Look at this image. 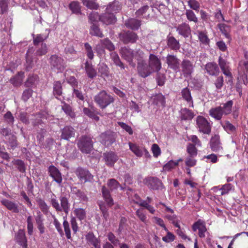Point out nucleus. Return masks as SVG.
I'll list each match as a JSON object with an SVG mask.
<instances>
[{"instance_id": "nucleus-5", "label": "nucleus", "mask_w": 248, "mask_h": 248, "mask_svg": "<svg viewBox=\"0 0 248 248\" xmlns=\"http://www.w3.org/2000/svg\"><path fill=\"white\" fill-rule=\"evenodd\" d=\"M196 123L199 131L205 134H209L211 132V125L204 117L198 116L196 118Z\"/></svg>"}, {"instance_id": "nucleus-52", "label": "nucleus", "mask_w": 248, "mask_h": 248, "mask_svg": "<svg viewBox=\"0 0 248 248\" xmlns=\"http://www.w3.org/2000/svg\"><path fill=\"white\" fill-rule=\"evenodd\" d=\"M186 15L189 21H193L195 23H197L198 22V18L192 10H186Z\"/></svg>"}, {"instance_id": "nucleus-17", "label": "nucleus", "mask_w": 248, "mask_h": 248, "mask_svg": "<svg viewBox=\"0 0 248 248\" xmlns=\"http://www.w3.org/2000/svg\"><path fill=\"white\" fill-rule=\"evenodd\" d=\"M176 28V31L178 32L179 34L182 35L185 38L187 37L190 34V28L189 25L186 23H183L178 25Z\"/></svg>"}, {"instance_id": "nucleus-37", "label": "nucleus", "mask_w": 248, "mask_h": 248, "mask_svg": "<svg viewBox=\"0 0 248 248\" xmlns=\"http://www.w3.org/2000/svg\"><path fill=\"white\" fill-rule=\"evenodd\" d=\"M182 161V159L181 158H180L179 159L176 161H173L171 160L163 166V170L165 171H170L171 169H174L175 167L178 166L179 162Z\"/></svg>"}, {"instance_id": "nucleus-12", "label": "nucleus", "mask_w": 248, "mask_h": 248, "mask_svg": "<svg viewBox=\"0 0 248 248\" xmlns=\"http://www.w3.org/2000/svg\"><path fill=\"white\" fill-rule=\"evenodd\" d=\"M121 54L122 57L125 59L130 64L134 65L133 63V60L134 59V52L133 50L124 47L121 48Z\"/></svg>"}, {"instance_id": "nucleus-40", "label": "nucleus", "mask_w": 248, "mask_h": 248, "mask_svg": "<svg viewBox=\"0 0 248 248\" xmlns=\"http://www.w3.org/2000/svg\"><path fill=\"white\" fill-rule=\"evenodd\" d=\"M198 38L203 45H208L209 44L210 40L206 34V32L203 31H199L198 33Z\"/></svg>"}, {"instance_id": "nucleus-27", "label": "nucleus", "mask_w": 248, "mask_h": 248, "mask_svg": "<svg viewBox=\"0 0 248 248\" xmlns=\"http://www.w3.org/2000/svg\"><path fill=\"white\" fill-rule=\"evenodd\" d=\"M210 147L212 151L218 152L222 149L218 136L213 137L210 141Z\"/></svg>"}, {"instance_id": "nucleus-62", "label": "nucleus", "mask_w": 248, "mask_h": 248, "mask_svg": "<svg viewBox=\"0 0 248 248\" xmlns=\"http://www.w3.org/2000/svg\"><path fill=\"white\" fill-rule=\"evenodd\" d=\"M62 110L64 112L71 118H74L75 114L74 112L72 110V108L69 105L64 104L62 107Z\"/></svg>"}, {"instance_id": "nucleus-43", "label": "nucleus", "mask_w": 248, "mask_h": 248, "mask_svg": "<svg viewBox=\"0 0 248 248\" xmlns=\"http://www.w3.org/2000/svg\"><path fill=\"white\" fill-rule=\"evenodd\" d=\"M98 71L102 76H108L109 69L106 64L104 63H100L98 65Z\"/></svg>"}, {"instance_id": "nucleus-59", "label": "nucleus", "mask_w": 248, "mask_h": 248, "mask_svg": "<svg viewBox=\"0 0 248 248\" xmlns=\"http://www.w3.org/2000/svg\"><path fill=\"white\" fill-rule=\"evenodd\" d=\"M149 9V6L147 5L143 6L141 8L139 9L136 12V15L137 17H142L146 16V13Z\"/></svg>"}, {"instance_id": "nucleus-21", "label": "nucleus", "mask_w": 248, "mask_h": 248, "mask_svg": "<svg viewBox=\"0 0 248 248\" xmlns=\"http://www.w3.org/2000/svg\"><path fill=\"white\" fill-rule=\"evenodd\" d=\"M75 130L71 126L64 127L62 130L61 138L65 140H68L70 138L74 137Z\"/></svg>"}, {"instance_id": "nucleus-47", "label": "nucleus", "mask_w": 248, "mask_h": 248, "mask_svg": "<svg viewBox=\"0 0 248 248\" xmlns=\"http://www.w3.org/2000/svg\"><path fill=\"white\" fill-rule=\"evenodd\" d=\"M121 9V7L119 4L117 2L110 4L108 6L106 10L108 12L110 13H117Z\"/></svg>"}, {"instance_id": "nucleus-55", "label": "nucleus", "mask_w": 248, "mask_h": 248, "mask_svg": "<svg viewBox=\"0 0 248 248\" xmlns=\"http://www.w3.org/2000/svg\"><path fill=\"white\" fill-rule=\"evenodd\" d=\"M38 81V77L36 75L30 76L26 82V85L28 87H32Z\"/></svg>"}, {"instance_id": "nucleus-14", "label": "nucleus", "mask_w": 248, "mask_h": 248, "mask_svg": "<svg viewBox=\"0 0 248 248\" xmlns=\"http://www.w3.org/2000/svg\"><path fill=\"white\" fill-rule=\"evenodd\" d=\"M166 62L168 66L174 70L177 71L179 70L180 61L175 56L169 55L166 57Z\"/></svg>"}, {"instance_id": "nucleus-15", "label": "nucleus", "mask_w": 248, "mask_h": 248, "mask_svg": "<svg viewBox=\"0 0 248 248\" xmlns=\"http://www.w3.org/2000/svg\"><path fill=\"white\" fill-rule=\"evenodd\" d=\"M104 159L107 165L112 167L118 160V156L114 152H109L104 154Z\"/></svg>"}, {"instance_id": "nucleus-53", "label": "nucleus", "mask_w": 248, "mask_h": 248, "mask_svg": "<svg viewBox=\"0 0 248 248\" xmlns=\"http://www.w3.org/2000/svg\"><path fill=\"white\" fill-rule=\"evenodd\" d=\"M187 152L189 154V156L195 157L197 155V150L195 146L192 144H188L187 146Z\"/></svg>"}, {"instance_id": "nucleus-8", "label": "nucleus", "mask_w": 248, "mask_h": 248, "mask_svg": "<svg viewBox=\"0 0 248 248\" xmlns=\"http://www.w3.org/2000/svg\"><path fill=\"white\" fill-rule=\"evenodd\" d=\"M76 174L82 182L91 181L93 178V176L88 170L82 168H78L76 170Z\"/></svg>"}, {"instance_id": "nucleus-13", "label": "nucleus", "mask_w": 248, "mask_h": 248, "mask_svg": "<svg viewBox=\"0 0 248 248\" xmlns=\"http://www.w3.org/2000/svg\"><path fill=\"white\" fill-rule=\"evenodd\" d=\"M182 98L186 102L187 107L193 108V101L190 89L187 87L182 89L181 92Z\"/></svg>"}, {"instance_id": "nucleus-26", "label": "nucleus", "mask_w": 248, "mask_h": 248, "mask_svg": "<svg viewBox=\"0 0 248 248\" xmlns=\"http://www.w3.org/2000/svg\"><path fill=\"white\" fill-rule=\"evenodd\" d=\"M129 149L136 155L137 157H141L143 155V148L140 147L137 144L131 142L128 143Z\"/></svg>"}, {"instance_id": "nucleus-60", "label": "nucleus", "mask_w": 248, "mask_h": 248, "mask_svg": "<svg viewBox=\"0 0 248 248\" xmlns=\"http://www.w3.org/2000/svg\"><path fill=\"white\" fill-rule=\"evenodd\" d=\"M188 6L190 7L191 9L196 11H199L200 9V3L196 0H189L187 1Z\"/></svg>"}, {"instance_id": "nucleus-2", "label": "nucleus", "mask_w": 248, "mask_h": 248, "mask_svg": "<svg viewBox=\"0 0 248 248\" xmlns=\"http://www.w3.org/2000/svg\"><path fill=\"white\" fill-rule=\"evenodd\" d=\"M95 102L101 108H104L112 103L113 97L105 91L100 92L94 98Z\"/></svg>"}, {"instance_id": "nucleus-23", "label": "nucleus", "mask_w": 248, "mask_h": 248, "mask_svg": "<svg viewBox=\"0 0 248 248\" xmlns=\"http://www.w3.org/2000/svg\"><path fill=\"white\" fill-rule=\"evenodd\" d=\"M85 238L89 245H93L94 248H98L100 246V241L91 232L88 233L85 236Z\"/></svg>"}, {"instance_id": "nucleus-4", "label": "nucleus", "mask_w": 248, "mask_h": 248, "mask_svg": "<svg viewBox=\"0 0 248 248\" xmlns=\"http://www.w3.org/2000/svg\"><path fill=\"white\" fill-rule=\"evenodd\" d=\"M50 63L52 69L57 72H60L64 70L65 67L63 59L56 55H53L50 58Z\"/></svg>"}, {"instance_id": "nucleus-22", "label": "nucleus", "mask_w": 248, "mask_h": 248, "mask_svg": "<svg viewBox=\"0 0 248 248\" xmlns=\"http://www.w3.org/2000/svg\"><path fill=\"white\" fill-rule=\"evenodd\" d=\"M17 243L23 248H27V240L24 230H19L16 236Z\"/></svg>"}, {"instance_id": "nucleus-7", "label": "nucleus", "mask_w": 248, "mask_h": 248, "mask_svg": "<svg viewBox=\"0 0 248 248\" xmlns=\"http://www.w3.org/2000/svg\"><path fill=\"white\" fill-rule=\"evenodd\" d=\"M100 142L106 146L111 145L115 141V134L111 131L102 133L99 136Z\"/></svg>"}, {"instance_id": "nucleus-28", "label": "nucleus", "mask_w": 248, "mask_h": 248, "mask_svg": "<svg viewBox=\"0 0 248 248\" xmlns=\"http://www.w3.org/2000/svg\"><path fill=\"white\" fill-rule=\"evenodd\" d=\"M180 117L182 120H190L195 116L194 113L187 108H183L180 111Z\"/></svg>"}, {"instance_id": "nucleus-9", "label": "nucleus", "mask_w": 248, "mask_h": 248, "mask_svg": "<svg viewBox=\"0 0 248 248\" xmlns=\"http://www.w3.org/2000/svg\"><path fill=\"white\" fill-rule=\"evenodd\" d=\"M146 185L153 190L161 189L163 187L162 182L156 177H148L145 180Z\"/></svg>"}, {"instance_id": "nucleus-29", "label": "nucleus", "mask_w": 248, "mask_h": 248, "mask_svg": "<svg viewBox=\"0 0 248 248\" xmlns=\"http://www.w3.org/2000/svg\"><path fill=\"white\" fill-rule=\"evenodd\" d=\"M125 24L127 27L137 30L140 26V21L135 18H130L125 22Z\"/></svg>"}, {"instance_id": "nucleus-64", "label": "nucleus", "mask_w": 248, "mask_h": 248, "mask_svg": "<svg viewBox=\"0 0 248 248\" xmlns=\"http://www.w3.org/2000/svg\"><path fill=\"white\" fill-rule=\"evenodd\" d=\"M136 214L142 222L145 224L147 223V217L141 209H138L136 212Z\"/></svg>"}, {"instance_id": "nucleus-58", "label": "nucleus", "mask_w": 248, "mask_h": 248, "mask_svg": "<svg viewBox=\"0 0 248 248\" xmlns=\"http://www.w3.org/2000/svg\"><path fill=\"white\" fill-rule=\"evenodd\" d=\"M84 47L87 57L89 59L92 60L93 58L94 54L92 46L88 43H86L84 44Z\"/></svg>"}, {"instance_id": "nucleus-57", "label": "nucleus", "mask_w": 248, "mask_h": 248, "mask_svg": "<svg viewBox=\"0 0 248 248\" xmlns=\"http://www.w3.org/2000/svg\"><path fill=\"white\" fill-rule=\"evenodd\" d=\"M167 235L162 238V240L166 243H170L173 241L175 239V235L171 232H169L167 229V231H165Z\"/></svg>"}, {"instance_id": "nucleus-33", "label": "nucleus", "mask_w": 248, "mask_h": 248, "mask_svg": "<svg viewBox=\"0 0 248 248\" xmlns=\"http://www.w3.org/2000/svg\"><path fill=\"white\" fill-rule=\"evenodd\" d=\"M23 77L24 73L23 72H19L18 75L10 79V82L14 86H19L23 81Z\"/></svg>"}, {"instance_id": "nucleus-30", "label": "nucleus", "mask_w": 248, "mask_h": 248, "mask_svg": "<svg viewBox=\"0 0 248 248\" xmlns=\"http://www.w3.org/2000/svg\"><path fill=\"white\" fill-rule=\"evenodd\" d=\"M85 65L86 73L88 77L91 78H93L95 77L96 76V72L92 64L86 62Z\"/></svg>"}, {"instance_id": "nucleus-39", "label": "nucleus", "mask_w": 248, "mask_h": 248, "mask_svg": "<svg viewBox=\"0 0 248 248\" xmlns=\"http://www.w3.org/2000/svg\"><path fill=\"white\" fill-rule=\"evenodd\" d=\"M83 4L90 9H97L98 5L95 2V0H81Z\"/></svg>"}, {"instance_id": "nucleus-44", "label": "nucleus", "mask_w": 248, "mask_h": 248, "mask_svg": "<svg viewBox=\"0 0 248 248\" xmlns=\"http://www.w3.org/2000/svg\"><path fill=\"white\" fill-rule=\"evenodd\" d=\"M90 33L92 35L96 36L100 38L103 37V34L100 31L98 27L96 26V24H93L91 27Z\"/></svg>"}, {"instance_id": "nucleus-48", "label": "nucleus", "mask_w": 248, "mask_h": 248, "mask_svg": "<svg viewBox=\"0 0 248 248\" xmlns=\"http://www.w3.org/2000/svg\"><path fill=\"white\" fill-rule=\"evenodd\" d=\"M101 45L109 51H113L114 48V46L111 42L108 39H104L100 40Z\"/></svg>"}, {"instance_id": "nucleus-49", "label": "nucleus", "mask_w": 248, "mask_h": 248, "mask_svg": "<svg viewBox=\"0 0 248 248\" xmlns=\"http://www.w3.org/2000/svg\"><path fill=\"white\" fill-rule=\"evenodd\" d=\"M234 186L231 184H226L222 185L219 190L221 191V195H224L228 194L231 190H234Z\"/></svg>"}, {"instance_id": "nucleus-3", "label": "nucleus", "mask_w": 248, "mask_h": 248, "mask_svg": "<svg viewBox=\"0 0 248 248\" xmlns=\"http://www.w3.org/2000/svg\"><path fill=\"white\" fill-rule=\"evenodd\" d=\"M77 144L79 149L84 154H89L93 149V142L91 138L86 136H82Z\"/></svg>"}, {"instance_id": "nucleus-42", "label": "nucleus", "mask_w": 248, "mask_h": 248, "mask_svg": "<svg viewBox=\"0 0 248 248\" xmlns=\"http://www.w3.org/2000/svg\"><path fill=\"white\" fill-rule=\"evenodd\" d=\"M63 227L64 228V230L65 232V233L66 236V238L68 239H70L71 238V231L69 227V224L68 221L66 219V217H63Z\"/></svg>"}, {"instance_id": "nucleus-51", "label": "nucleus", "mask_w": 248, "mask_h": 248, "mask_svg": "<svg viewBox=\"0 0 248 248\" xmlns=\"http://www.w3.org/2000/svg\"><path fill=\"white\" fill-rule=\"evenodd\" d=\"M107 186L110 190L113 191L117 189L119 187L120 185L115 179H111L108 181Z\"/></svg>"}, {"instance_id": "nucleus-35", "label": "nucleus", "mask_w": 248, "mask_h": 248, "mask_svg": "<svg viewBox=\"0 0 248 248\" xmlns=\"http://www.w3.org/2000/svg\"><path fill=\"white\" fill-rule=\"evenodd\" d=\"M61 202V207L62 208V211H63L66 214H67L69 211L70 203L67 198L64 196H61L60 198Z\"/></svg>"}, {"instance_id": "nucleus-24", "label": "nucleus", "mask_w": 248, "mask_h": 248, "mask_svg": "<svg viewBox=\"0 0 248 248\" xmlns=\"http://www.w3.org/2000/svg\"><path fill=\"white\" fill-rule=\"evenodd\" d=\"M219 66L222 71L223 74L227 76L232 78V74L230 71L229 66L227 62L223 59L221 57L219 58L218 60Z\"/></svg>"}, {"instance_id": "nucleus-61", "label": "nucleus", "mask_w": 248, "mask_h": 248, "mask_svg": "<svg viewBox=\"0 0 248 248\" xmlns=\"http://www.w3.org/2000/svg\"><path fill=\"white\" fill-rule=\"evenodd\" d=\"M53 224L55 226V228L56 229L57 231H58L60 235L61 236H62L64 235V233L61 227V223L58 221V220L55 217V216H53Z\"/></svg>"}, {"instance_id": "nucleus-18", "label": "nucleus", "mask_w": 248, "mask_h": 248, "mask_svg": "<svg viewBox=\"0 0 248 248\" xmlns=\"http://www.w3.org/2000/svg\"><path fill=\"white\" fill-rule=\"evenodd\" d=\"M138 38L137 34L132 31H127L121 35V39L124 43H135Z\"/></svg>"}, {"instance_id": "nucleus-11", "label": "nucleus", "mask_w": 248, "mask_h": 248, "mask_svg": "<svg viewBox=\"0 0 248 248\" xmlns=\"http://www.w3.org/2000/svg\"><path fill=\"white\" fill-rule=\"evenodd\" d=\"M138 71L139 75L142 78H146L153 73L148 65L143 62H138Z\"/></svg>"}, {"instance_id": "nucleus-1", "label": "nucleus", "mask_w": 248, "mask_h": 248, "mask_svg": "<svg viewBox=\"0 0 248 248\" xmlns=\"http://www.w3.org/2000/svg\"><path fill=\"white\" fill-rule=\"evenodd\" d=\"M232 105L233 101L229 100L219 106L211 108L209 111V115L216 120H220L223 116L231 113Z\"/></svg>"}, {"instance_id": "nucleus-32", "label": "nucleus", "mask_w": 248, "mask_h": 248, "mask_svg": "<svg viewBox=\"0 0 248 248\" xmlns=\"http://www.w3.org/2000/svg\"><path fill=\"white\" fill-rule=\"evenodd\" d=\"M102 193L103 196L107 204L109 206H112L113 204V200L111 197L109 190L106 188L105 186H103L102 187Z\"/></svg>"}, {"instance_id": "nucleus-16", "label": "nucleus", "mask_w": 248, "mask_h": 248, "mask_svg": "<svg viewBox=\"0 0 248 248\" xmlns=\"http://www.w3.org/2000/svg\"><path fill=\"white\" fill-rule=\"evenodd\" d=\"M50 175L53 178V180L59 185L62 182V174L59 170L54 166H50L48 168Z\"/></svg>"}, {"instance_id": "nucleus-38", "label": "nucleus", "mask_w": 248, "mask_h": 248, "mask_svg": "<svg viewBox=\"0 0 248 248\" xmlns=\"http://www.w3.org/2000/svg\"><path fill=\"white\" fill-rule=\"evenodd\" d=\"M69 8L73 13L76 14H81V7L78 1H73L69 4Z\"/></svg>"}, {"instance_id": "nucleus-20", "label": "nucleus", "mask_w": 248, "mask_h": 248, "mask_svg": "<svg viewBox=\"0 0 248 248\" xmlns=\"http://www.w3.org/2000/svg\"><path fill=\"white\" fill-rule=\"evenodd\" d=\"M0 202L9 210L16 213L19 212L18 205L13 202L3 199L1 200Z\"/></svg>"}, {"instance_id": "nucleus-63", "label": "nucleus", "mask_w": 248, "mask_h": 248, "mask_svg": "<svg viewBox=\"0 0 248 248\" xmlns=\"http://www.w3.org/2000/svg\"><path fill=\"white\" fill-rule=\"evenodd\" d=\"M47 52V47L46 44H42L41 47L38 48L36 52L37 56H42L45 55Z\"/></svg>"}, {"instance_id": "nucleus-36", "label": "nucleus", "mask_w": 248, "mask_h": 248, "mask_svg": "<svg viewBox=\"0 0 248 248\" xmlns=\"http://www.w3.org/2000/svg\"><path fill=\"white\" fill-rule=\"evenodd\" d=\"M168 46L171 49L174 50H177L180 48V44L179 42L172 36L168 38Z\"/></svg>"}, {"instance_id": "nucleus-6", "label": "nucleus", "mask_w": 248, "mask_h": 248, "mask_svg": "<svg viewBox=\"0 0 248 248\" xmlns=\"http://www.w3.org/2000/svg\"><path fill=\"white\" fill-rule=\"evenodd\" d=\"M148 66L153 73H158L162 67L159 59L155 55L151 54L148 60Z\"/></svg>"}, {"instance_id": "nucleus-31", "label": "nucleus", "mask_w": 248, "mask_h": 248, "mask_svg": "<svg viewBox=\"0 0 248 248\" xmlns=\"http://www.w3.org/2000/svg\"><path fill=\"white\" fill-rule=\"evenodd\" d=\"M205 69L207 73L211 75H215L218 73L219 69L215 63L209 62L206 64Z\"/></svg>"}, {"instance_id": "nucleus-34", "label": "nucleus", "mask_w": 248, "mask_h": 248, "mask_svg": "<svg viewBox=\"0 0 248 248\" xmlns=\"http://www.w3.org/2000/svg\"><path fill=\"white\" fill-rule=\"evenodd\" d=\"M73 213L75 216L79 220L82 221L86 218V212L85 209L81 208H75Z\"/></svg>"}, {"instance_id": "nucleus-56", "label": "nucleus", "mask_w": 248, "mask_h": 248, "mask_svg": "<svg viewBox=\"0 0 248 248\" xmlns=\"http://www.w3.org/2000/svg\"><path fill=\"white\" fill-rule=\"evenodd\" d=\"M146 56L143 52L138 49L134 52V59H136L139 62H143V60L145 58Z\"/></svg>"}, {"instance_id": "nucleus-54", "label": "nucleus", "mask_w": 248, "mask_h": 248, "mask_svg": "<svg viewBox=\"0 0 248 248\" xmlns=\"http://www.w3.org/2000/svg\"><path fill=\"white\" fill-rule=\"evenodd\" d=\"M4 120L5 122L9 125H12L13 124L15 121V118L10 111L7 112L4 115Z\"/></svg>"}, {"instance_id": "nucleus-50", "label": "nucleus", "mask_w": 248, "mask_h": 248, "mask_svg": "<svg viewBox=\"0 0 248 248\" xmlns=\"http://www.w3.org/2000/svg\"><path fill=\"white\" fill-rule=\"evenodd\" d=\"M89 19L91 24H96L99 20H100L101 16L95 12H92L89 16Z\"/></svg>"}, {"instance_id": "nucleus-19", "label": "nucleus", "mask_w": 248, "mask_h": 248, "mask_svg": "<svg viewBox=\"0 0 248 248\" xmlns=\"http://www.w3.org/2000/svg\"><path fill=\"white\" fill-rule=\"evenodd\" d=\"M100 21L104 24L109 25L115 23L116 18L113 13H110L107 11L106 13L101 16Z\"/></svg>"}, {"instance_id": "nucleus-46", "label": "nucleus", "mask_w": 248, "mask_h": 248, "mask_svg": "<svg viewBox=\"0 0 248 248\" xmlns=\"http://www.w3.org/2000/svg\"><path fill=\"white\" fill-rule=\"evenodd\" d=\"M5 143L7 145L10 147L11 148L14 149L17 146L16 138L14 135H11L10 137L5 140Z\"/></svg>"}, {"instance_id": "nucleus-10", "label": "nucleus", "mask_w": 248, "mask_h": 248, "mask_svg": "<svg viewBox=\"0 0 248 248\" xmlns=\"http://www.w3.org/2000/svg\"><path fill=\"white\" fill-rule=\"evenodd\" d=\"M194 65L190 61L184 60L181 63V71L185 77L190 76L194 71Z\"/></svg>"}, {"instance_id": "nucleus-45", "label": "nucleus", "mask_w": 248, "mask_h": 248, "mask_svg": "<svg viewBox=\"0 0 248 248\" xmlns=\"http://www.w3.org/2000/svg\"><path fill=\"white\" fill-rule=\"evenodd\" d=\"M110 57L114 63L120 67L122 69H124V64L121 61L118 54L115 52H112L110 54Z\"/></svg>"}, {"instance_id": "nucleus-41", "label": "nucleus", "mask_w": 248, "mask_h": 248, "mask_svg": "<svg viewBox=\"0 0 248 248\" xmlns=\"http://www.w3.org/2000/svg\"><path fill=\"white\" fill-rule=\"evenodd\" d=\"M224 130L229 134H232L235 131V127L229 121H225L222 124Z\"/></svg>"}, {"instance_id": "nucleus-25", "label": "nucleus", "mask_w": 248, "mask_h": 248, "mask_svg": "<svg viewBox=\"0 0 248 248\" xmlns=\"http://www.w3.org/2000/svg\"><path fill=\"white\" fill-rule=\"evenodd\" d=\"M62 94V86L60 81H57L54 82L53 84V94L58 99L62 101L61 97Z\"/></svg>"}]
</instances>
